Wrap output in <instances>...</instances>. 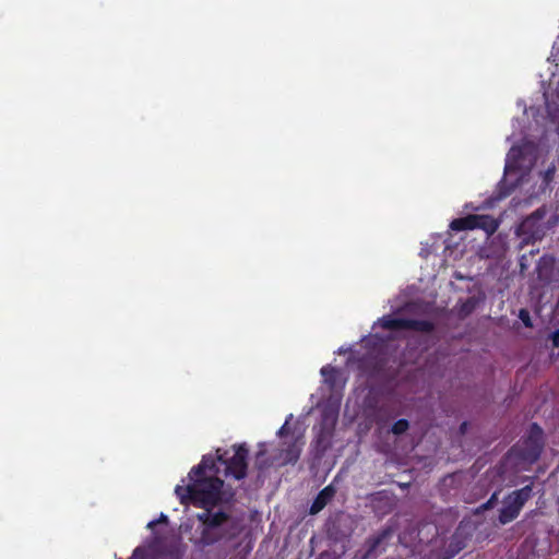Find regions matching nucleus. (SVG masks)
Returning a JSON list of instances; mask_svg holds the SVG:
<instances>
[{
  "label": "nucleus",
  "instance_id": "f257e3e1",
  "mask_svg": "<svg viewBox=\"0 0 559 559\" xmlns=\"http://www.w3.org/2000/svg\"><path fill=\"white\" fill-rule=\"evenodd\" d=\"M219 468L212 455H204L189 473L190 483L177 486L176 493L182 504L190 502L205 510H215L222 501L224 481L217 476Z\"/></svg>",
  "mask_w": 559,
  "mask_h": 559
},
{
  "label": "nucleus",
  "instance_id": "f03ea898",
  "mask_svg": "<svg viewBox=\"0 0 559 559\" xmlns=\"http://www.w3.org/2000/svg\"><path fill=\"white\" fill-rule=\"evenodd\" d=\"M202 524L200 537L195 540L197 546L209 547L219 542H231L240 533L236 520L223 510H205L195 515Z\"/></svg>",
  "mask_w": 559,
  "mask_h": 559
},
{
  "label": "nucleus",
  "instance_id": "7ed1b4c3",
  "mask_svg": "<svg viewBox=\"0 0 559 559\" xmlns=\"http://www.w3.org/2000/svg\"><path fill=\"white\" fill-rule=\"evenodd\" d=\"M533 496V485H526L520 489L513 490L503 499V506L499 510L498 522L506 525L514 521L521 513L525 503Z\"/></svg>",
  "mask_w": 559,
  "mask_h": 559
},
{
  "label": "nucleus",
  "instance_id": "20e7f679",
  "mask_svg": "<svg viewBox=\"0 0 559 559\" xmlns=\"http://www.w3.org/2000/svg\"><path fill=\"white\" fill-rule=\"evenodd\" d=\"M235 453L231 457H227V451L216 450L215 463L219 462L225 466V476H233L235 479L240 480L247 476L248 468V454L249 450L246 444L234 445Z\"/></svg>",
  "mask_w": 559,
  "mask_h": 559
},
{
  "label": "nucleus",
  "instance_id": "39448f33",
  "mask_svg": "<svg viewBox=\"0 0 559 559\" xmlns=\"http://www.w3.org/2000/svg\"><path fill=\"white\" fill-rule=\"evenodd\" d=\"M545 211L537 209L531 215L525 217L519 227L516 234L521 237L520 248L523 249L527 245H534L544 238L546 228L544 225Z\"/></svg>",
  "mask_w": 559,
  "mask_h": 559
},
{
  "label": "nucleus",
  "instance_id": "423d86ee",
  "mask_svg": "<svg viewBox=\"0 0 559 559\" xmlns=\"http://www.w3.org/2000/svg\"><path fill=\"white\" fill-rule=\"evenodd\" d=\"M544 449V431L538 424L530 426L527 437L519 445V456L530 463H535Z\"/></svg>",
  "mask_w": 559,
  "mask_h": 559
},
{
  "label": "nucleus",
  "instance_id": "0eeeda50",
  "mask_svg": "<svg viewBox=\"0 0 559 559\" xmlns=\"http://www.w3.org/2000/svg\"><path fill=\"white\" fill-rule=\"evenodd\" d=\"M379 325L384 330H412L423 333H431L436 328L435 323L429 320L394 318L392 316L380 318Z\"/></svg>",
  "mask_w": 559,
  "mask_h": 559
},
{
  "label": "nucleus",
  "instance_id": "6e6552de",
  "mask_svg": "<svg viewBox=\"0 0 559 559\" xmlns=\"http://www.w3.org/2000/svg\"><path fill=\"white\" fill-rule=\"evenodd\" d=\"M556 266L557 262L554 257H542L536 267L538 280L544 284H551L552 282H555Z\"/></svg>",
  "mask_w": 559,
  "mask_h": 559
},
{
  "label": "nucleus",
  "instance_id": "1a4fd4ad",
  "mask_svg": "<svg viewBox=\"0 0 559 559\" xmlns=\"http://www.w3.org/2000/svg\"><path fill=\"white\" fill-rule=\"evenodd\" d=\"M335 495V488L332 485H328L324 487L314 498L313 502L310 506V514H317L322 511L325 506L332 500Z\"/></svg>",
  "mask_w": 559,
  "mask_h": 559
},
{
  "label": "nucleus",
  "instance_id": "9d476101",
  "mask_svg": "<svg viewBox=\"0 0 559 559\" xmlns=\"http://www.w3.org/2000/svg\"><path fill=\"white\" fill-rule=\"evenodd\" d=\"M477 229L485 230L488 235H492L499 228V223L490 215H478Z\"/></svg>",
  "mask_w": 559,
  "mask_h": 559
},
{
  "label": "nucleus",
  "instance_id": "9b49d317",
  "mask_svg": "<svg viewBox=\"0 0 559 559\" xmlns=\"http://www.w3.org/2000/svg\"><path fill=\"white\" fill-rule=\"evenodd\" d=\"M332 432L323 427L320 428L316 437V448L319 452L324 453L331 445Z\"/></svg>",
  "mask_w": 559,
  "mask_h": 559
},
{
  "label": "nucleus",
  "instance_id": "f8f14e48",
  "mask_svg": "<svg viewBox=\"0 0 559 559\" xmlns=\"http://www.w3.org/2000/svg\"><path fill=\"white\" fill-rule=\"evenodd\" d=\"M392 535L391 528H384L369 539V551H376Z\"/></svg>",
  "mask_w": 559,
  "mask_h": 559
},
{
  "label": "nucleus",
  "instance_id": "ddd939ff",
  "mask_svg": "<svg viewBox=\"0 0 559 559\" xmlns=\"http://www.w3.org/2000/svg\"><path fill=\"white\" fill-rule=\"evenodd\" d=\"M283 452L284 462L294 464L298 461L301 450L298 447L297 442H293Z\"/></svg>",
  "mask_w": 559,
  "mask_h": 559
},
{
  "label": "nucleus",
  "instance_id": "4468645a",
  "mask_svg": "<svg viewBox=\"0 0 559 559\" xmlns=\"http://www.w3.org/2000/svg\"><path fill=\"white\" fill-rule=\"evenodd\" d=\"M409 428V423L407 419H399L396 420L392 427H391V432L395 436H401L403 433H405Z\"/></svg>",
  "mask_w": 559,
  "mask_h": 559
},
{
  "label": "nucleus",
  "instance_id": "2eb2a0df",
  "mask_svg": "<svg viewBox=\"0 0 559 559\" xmlns=\"http://www.w3.org/2000/svg\"><path fill=\"white\" fill-rule=\"evenodd\" d=\"M468 230L477 229L478 214H471L463 217Z\"/></svg>",
  "mask_w": 559,
  "mask_h": 559
},
{
  "label": "nucleus",
  "instance_id": "dca6fc26",
  "mask_svg": "<svg viewBox=\"0 0 559 559\" xmlns=\"http://www.w3.org/2000/svg\"><path fill=\"white\" fill-rule=\"evenodd\" d=\"M465 225L466 224L463 217L455 218L450 223V228L454 231L468 230Z\"/></svg>",
  "mask_w": 559,
  "mask_h": 559
},
{
  "label": "nucleus",
  "instance_id": "f3484780",
  "mask_svg": "<svg viewBox=\"0 0 559 559\" xmlns=\"http://www.w3.org/2000/svg\"><path fill=\"white\" fill-rule=\"evenodd\" d=\"M519 318L521 319V321L524 323L525 326H527V328L532 326L531 316L526 309L520 310Z\"/></svg>",
  "mask_w": 559,
  "mask_h": 559
},
{
  "label": "nucleus",
  "instance_id": "a211bd4d",
  "mask_svg": "<svg viewBox=\"0 0 559 559\" xmlns=\"http://www.w3.org/2000/svg\"><path fill=\"white\" fill-rule=\"evenodd\" d=\"M498 501V492H493L490 498L483 504V509H491Z\"/></svg>",
  "mask_w": 559,
  "mask_h": 559
},
{
  "label": "nucleus",
  "instance_id": "6ab92c4d",
  "mask_svg": "<svg viewBox=\"0 0 559 559\" xmlns=\"http://www.w3.org/2000/svg\"><path fill=\"white\" fill-rule=\"evenodd\" d=\"M129 559H146L145 550L142 547H136Z\"/></svg>",
  "mask_w": 559,
  "mask_h": 559
},
{
  "label": "nucleus",
  "instance_id": "aec40b11",
  "mask_svg": "<svg viewBox=\"0 0 559 559\" xmlns=\"http://www.w3.org/2000/svg\"><path fill=\"white\" fill-rule=\"evenodd\" d=\"M292 417H293V415L290 414L289 417L284 423V425L278 429V431H277L278 437H284L289 432L288 421H289V419H292Z\"/></svg>",
  "mask_w": 559,
  "mask_h": 559
},
{
  "label": "nucleus",
  "instance_id": "412c9836",
  "mask_svg": "<svg viewBox=\"0 0 559 559\" xmlns=\"http://www.w3.org/2000/svg\"><path fill=\"white\" fill-rule=\"evenodd\" d=\"M550 340H551V343H552V347L559 348V329L555 330L550 334Z\"/></svg>",
  "mask_w": 559,
  "mask_h": 559
},
{
  "label": "nucleus",
  "instance_id": "4be33fe9",
  "mask_svg": "<svg viewBox=\"0 0 559 559\" xmlns=\"http://www.w3.org/2000/svg\"><path fill=\"white\" fill-rule=\"evenodd\" d=\"M475 307V302L472 298H469L464 305H463V308H462V311L468 313L471 312Z\"/></svg>",
  "mask_w": 559,
  "mask_h": 559
},
{
  "label": "nucleus",
  "instance_id": "5701e85b",
  "mask_svg": "<svg viewBox=\"0 0 559 559\" xmlns=\"http://www.w3.org/2000/svg\"><path fill=\"white\" fill-rule=\"evenodd\" d=\"M335 372V369L330 366H324L321 368V374L323 377H328L329 374H333Z\"/></svg>",
  "mask_w": 559,
  "mask_h": 559
},
{
  "label": "nucleus",
  "instance_id": "b1692460",
  "mask_svg": "<svg viewBox=\"0 0 559 559\" xmlns=\"http://www.w3.org/2000/svg\"><path fill=\"white\" fill-rule=\"evenodd\" d=\"M156 521H158V524L159 523L167 524L168 523V516L166 514H164V513H160L159 518Z\"/></svg>",
  "mask_w": 559,
  "mask_h": 559
},
{
  "label": "nucleus",
  "instance_id": "393cba45",
  "mask_svg": "<svg viewBox=\"0 0 559 559\" xmlns=\"http://www.w3.org/2000/svg\"><path fill=\"white\" fill-rule=\"evenodd\" d=\"M157 524H158V521L153 520L147 523L146 527L150 530H153Z\"/></svg>",
  "mask_w": 559,
  "mask_h": 559
},
{
  "label": "nucleus",
  "instance_id": "a878e982",
  "mask_svg": "<svg viewBox=\"0 0 559 559\" xmlns=\"http://www.w3.org/2000/svg\"><path fill=\"white\" fill-rule=\"evenodd\" d=\"M466 429H467V423H466V421H463V423L461 424V426H460V432H461V433H465Z\"/></svg>",
  "mask_w": 559,
  "mask_h": 559
}]
</instances>
